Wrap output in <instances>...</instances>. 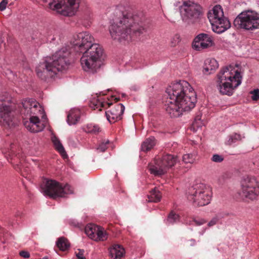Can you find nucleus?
I'll return each mask as SVG.
<instances>
[{
  "mask_svg": "<svg viewBox=\"0 0 259 259\" xmlns=\"http://www.w3.org/2000/svg\"><path fill=\"white\" fill-rule=\"evenodd\" d=\"M141 18L131 12H120L118 18L109 27L111 37L119 41L134 40L143 33L144 29L139 22Z\"/></svg>",
  "mask_w": 259,
  "mask_h": 259,
  "instance_id": "obj_2",
  "label": "nucleus"
},
{
  "mask_svg": "<svg viewBox=\"0 0 259 259\" xmlns=\"http://www.w3.org/2000/svg\"><path fill=\"white\" fill-rule=\"evenodd\" d=\"M5 99L0 95V124L5 127H11L17 124V122L10 107L5 104Z\"/></svg>",
  "mask_w": 259,
  "mask_h": 259,
  "instance_id": "obj_13",
  "label": "nucleus"
},
{
  "mask_svg": "<svg viewBox=\"0 0 259 259\" xmlns=\"http://www.w3.org/2000/svg\"><path fill=\"white\" fill-rule=\"evenodd\" d=\"M192 156V155L188 154V155H185L183 156V161H185L187 159H188L190 158V157Z\"/></svg>",
  "mask_w": 259,
  "mask_h": 259,
  "instance_id": "obj_45",
  "label": "nucleus"
},
{
  "mask_svg": "<svg viewBox=\"0 0 259 259\" xmlns=\"http://www.w3.org/2000/svg\"><path fill=\"white\" fill-rule=\"evenodd\" d=\"M244 29L259 28V14L251 10H244Z\"/></svg>",
  "mask_w": 259,
  "mask_h": 259,
  "instance_id": "obj_15",
  "label": "nucleus"
},
{
  "mask_svg": "<svg viewBox=\"0 0 259 259\" xmlns=\"http://www.w3.org/2000/svg\"><path fill=\"white\" fill-rule=\"evenodd\" d=\"M233 26L235 29L241 31L243 29V12L235 19Z\"/></svg>",
  "mask_w": 259,
  "mask_h": 259,
  "instance_id": "obj_29",
  "label": "nucleus"
},
{
  "mask_svg": "<svg viewBox=\"0 0 259 259\" xmlns=\"http://www.w3.org/2000/svg\"><path fill=\"white\" fill-rule=\"evenodd\" d=\"M85 130L88 133L97 134L101 132V128L98 125L91 123L87 125Z\"/></svg>",
  "mask_w": 259,
  "mask_h": 259,
  "instance_id": "obj_32",
  "label": "nucleus"
},
{
  "mask_svg": "<svg viewBox=\"0 0 259 259\" xmlns=\"http://www.w3.org/2000/svg\"><path fill=\"white\" fill-rule=\"evenodd\" d=\"M208 18L212 30L215 33L224 32L231 26L229 21L224 17L223 9L220 5H216L213 7L212 12L208 13Z\"/></svg>",
  "mask_w": 259,
  "mask_h": 259,
  "instance_id": "obj_9",
  "label": "nucleus"
},
{
  "mask_svg": "<svg viewBox=\"0 0 259 259\" xmlns=\"http://www.w3.org/2000/svg\"><path fill=\"white\" fill-rule=\"evenodd\" d=\"M44 2H47L48 0H42Z\"/></svg>",
  "mask_w": 259,
  "mask_h": 259,
  "instance_id": "obj_48",
  "label": "nucleus"
},
{
  "mask_svg": "<svg viewBox=\"0 0 259 259\" xmlns=\"http://www.w3.org/2000/svg\"><path fill=\"white\" fill-rule=\"evenodd\" d=\"M20 112L22 115L26 117L37 115L41 116L42 118H46V115L44 113V109L39 104L33 99L23 100L20 106Z\"/></svg>",
  "mask_w": 259,
  "mask_h": 259,
  "instance_id": "obj_11",
  "label": "nucleus"
},
{
  "mask_svg": "<svg viewBox=\"0 0 259 259\" xmlns=\"http://www.w3.org/2000/svg\"><path fill=\"white\" fill-rule=\"evenodd\" d=\"M165 164L166 163H154V164L150 165L149 166L150 173L155 176L163 175L169 168Z\"/></svg>",
  "mask_w": 259,
  "mask_h": 259,
  "instance_id": "obj_19",
  "label": "nucleus"
},
{
  "mask_svg": "<svg viewBox=\"0 0 259 259\" xmlns=\"http://www.w3.org/2000/svg\"><path fill=\"white\" fill-rule=\"evenodd\" d=\"M240 65H230L222 68L217 76V85L222 95L231 96L233 90L241 83Z\"/></svg>",
  "mask_w": 259,
  "mask_h": 259,
  "instance_id": "obj_4",
  "label": "nucleus"
},
{
  "mask_svg": "<svg viewBox=\"0 0 259 259\" xmlns=\"http://www.w3.org/2000/svg\"><path fill=\"white\" fill-rule=\"evenodd\" d=\"M84 251L83 249H78L75 251V255L77 259H85L84 255Z\"/></svg>",
  "mask_w": 259,
  "mask_h": 259,
  "instance_id": "obj_36",
  "label": "nucleus"
},
{
  "mask_svg": "<svg viewBox=\"0 0 259 259\" xmlns=\"http://www.w3.org/2000/svg\"><path fill=\"white\" fill-rule=\"evenodd\" d=\"M180 41V36L178 34L175 35L171 40V46L175 47Z\"/></svg>",
  "mask_w": 259,
  "mask_h": 259,
  "instance_id": "obj_38",
  "label": "nucleus"
},
{
  "mask_svg": "<svg viewBox=\"0 0 259 259\" xmlns=\"http://www.w3.org/2000/svg\"><path fill=\"white\" fill-rule=\"evenodd\" d=\"M180 12L183 21L188 24L199 22L203 15L201 7L191 1L184 2L180 7Z\"/></svg>",
  "mask_w": 259,
  "mask_h": 259,
  "instance_id": "obj_8",
  "label": "nucleus"
},
{
  "mask_svg": "<svg viewBox=\"0 0 259 259\" xmlns=\"http://www.w3.org/2000/svg\"><path fill=\"white\" fill-rule=\"evenodd\" d=\"M124 109V106L122 104L115 105L110 110L105 112L107 120L110 123H113L121 119Z\"/></svg>",
  "mask_w": 259,
  "mask_h": 259,
  "instance_id": "obj_18",
  "label": "nucleus"
},
{
  "mask_svg": "<svg viewBox=\"0 0 259 259\" xmlns=\"http://www.w3.org/2000/svg\"><path fill=\"white\" fill-rule=\"evenodd\" d=\"M176 158L172 155L166 154L163 155L161 162H177Z\"/></svg>",
  "mask_w": 259,
  "mask_h": 259,
  "instance_id": "obj_34",
  "label": "nucleus"
},
{
  "mask_svg": "<svg viewBox=\"0 0 259 259\" xmlns=\"http://www.w3.org/2000/svg\"><path fill=\"white\" fill-rule=\"evenodd\" d=\"M218 67L219 64L215 59H207L205 61L203 73L206 75L210 74L213 73Z\"/></svg>",
  "mask_w": 259,
  "mask_h": 259,
  "instance_id": "obj_20",
  "label": "nucleus"
},
{
  "mask_svg": "<svg viewBox=\"0 0 259 259\" xmlns=\"http://www.w3.org/2000/svg\"><path fill=\"white\" fill-rule=\"evenodd\" d=\"M52 142L55 147L56 149L62 155H66L65 151L63 146L61 143L60 140L56 137L52 139Z\"/></svg>",
  "mask_w": 259,
  "mask_h": 259,
  "instance_id": "obj_31",
  "label": "nucleus"
},
{
  "mask_svg": "<svg viewBox=\"0 0 259 259\" xmlns=\"http://www.w3.org/2000/svg\"><path fill=\"white\" fill-rule=\"evenodd\" d=\"M211 160L213 162H222L224 159L223 156L218 154H214L213 155Z\"/></svg>",
  "mask_w": 259,
  "mask_h": 259,
  "instance_id": "obj_37",
  "label": "nucleus"
},
{
  "mask_svg": "<svg viewBox=\"0 0 259 259\" xmlns=\"http://www.w3.org/2000/svg\"><path fill=\"white\" fill-rule=\"evenodd\" d=\"M107 239V234L106 231L102 227H99L94 240L96 241H104Z\"/></svg>",
  "mask_w": 259,
  "mask_h": 259,
  "instance_id": "obj_28",
  "label": "nucleus"
},
{
  "mask_svg": "<svg viewBox=\"0 0 259 259\" xmlns=\"http://www.w3.org/2000/svg\"><path fill=\"white\" fill-rule=\"evenodd\" d=\"M41 191L44 195L56 199L65 197L68 194H72L73 188L68 184L64 185L55 180L46 179L41 186Z\"/></svg>",
  "mask_w": 259,
  "mask_h": 259,
  "instance_id": "obj_6",
  "label": "nucleus"
},
{
  "mask_svg": "<svg viewBox=\"0 0 259 259\" xmlns=\"http://www.w3.org/2000/svg\"><path fill=\"white\" fill-rule=\"evenodd\" d=\"M110 255L114 259H121L125 251L124 248L120 245L114 244L109 249Z\"/></svg>",
  "mask_w": 259,
  "mask_h": 259,
  "instance_id": "obj_21",
  "label": "nucleus"
},
{
  "mask_svg": "<svg viewBox=\"0 0 259 259\" xmlns=\"http://www.w3.org/2000/svg\"><path fill=\"white\" fill-rule=\"evenodd\" d=\"M194 222H195V224L197 225H201L206 223V221L204 219H199L198 220H194Z\"/></svg>",
  "mask_w": 259,
  "mask_h": 259,
  "instance_id": "obj_44",
  "label": "nucleus"
},
{
  "mask_svg": "<svg viewBox=\"0 0 259 259\" xmlns=\"http://www.w3.org/2000/svg\"><path fill=\"white\" fill-rule=\"evenodd\" d=\"M218 221V219L217 217H214L212 219V220L208 223V226L209 227H211L214 226L217 224Z\"/></svg>",
  "mask_w": 259,
  "mask_h": 259,
  "instance_id": "obj_41",
  "label": "nucleus"
},
{
  "mask_svg": "<svg viewBox=\"0 0 259 259\" xmlns=\"http://www.w3.org/2000/svg\"><path fill=\"white\" fill-rule=\"evenodd\" d=\"M162 197L161 192L156 188L152 189L149 195H148V201L151 202H158L160 201Z\"/></svg>",
  "mask_w": 259,
  "mask_h": 259,
  "instance_id": "obj_25",
  "label": "nucleus"
},
{
  "mask_svg": "<svg viewBox=\"0 0 259 259\" xmlns=\"http://www.w3.org/2000/svg\"><path fill=\"white\" fill-rule=\"evenodd\" d=\"M166 99L164 108L171 117H176L183 112L189 111L194 108L197 102L195 92L186 81L171 83L166 90Z\"/></svg>",
  "mask_w": 259,
  "mask_h": 259,
  "instance_id": "obj_1",
  "label": "nucleus"
},
{
  "mask_svg": "<svg viewBox=\"0 0 259 259\" xmlns=\"http://www.w3.org/2000/svg\"><path fill=\"white\" fill-rule=\"evenodd\" d=\"M232 142H235V141L241 140V136L237 134H235L231 137Z\"/></svg>",
  "mask_w": 259,
  "mask_h": 259,
  "instance_id": "obj_42",
  "label": "nucleus"
},
{
  "mask_svg": "<svg viewBox=\"0 0 259 259\" xmlns=\"http://www.w3.org/2000/svg\"><path fill=\"white\" fill-rule=\"evenodd\" d=\"M201 116L200 115H197L196 116L194 119V121L193 122V124L196 126H199V124H198V121L201 120Z\"/></svg>",
  "mask_w": 259,
  "mask_h": 259,
  "instance_id": "obj_43",
  "label": "nucleus"
},
{
  "mask_svg": "<svg viewBox=\"0 0 259 259\" xmlns=\"http://www.w3.org/2000/svg\"><path fill=\"white\" fill-rule=\"evenodd\" d=\"M3 40L1 38H0V45L3 42Z\"/></svg>",
  "mask_w": 259,
  "mask_h": 259,
  "instance_id": "obj_47",
  "label": "nucleus"
},
{
  "mask_svg": "<svg viewBox=\"0 0 259 259\" xmlns=\"http://www.w3.org/2000/svg\"><path fill=\"white\" fill-rule=\"evenodd\" d=\"M112 105V103L102 102L99 99H97L91 101L90 102V106L94 110L99 109V111H101L102 108H107V107H110Z\"/></svg>",
  "mask_w": 259,
  "mask_h": 259,
  "instance_id": "obj_24",
  "label": "nucleus"
},
{
  "mask_svg": "<svg viewBox=\"0 0 259 259\" xmlns=\"http://www.w3.org/2000/svg\"><path fill=\"white\" fill-rule=\"evenodd\" d=\"M79 7V0H53L49 8L63 15H71Z\"/></svg>",
  "mask_w": 259,
  "mask_h": 259,
  "instance_id": "obj_12",
  "label": "nucleus"
},
{
  "mask_svg": "<svg viewBox=\"0 0 259 259\" xmlns=\"http://www.w3.org/2000/svg\"><path fill=\"white\" fill-rule=\"evenodd\" d=\"M112 98H114V100L115 101V102H117L119 101V99H117V98H115L113 96L112 97Z\"/></svg>",
  "mask_w": 259,
  "mask_h": 259,
  "instance_id": "obj_46",
  "label": "nucleus"
},
{
  "mask_svg": "<svg viewBox=\"0 0 259 259\" xmlns=\"http://www.w3.org/2000/svg\"><path fill=\"white\" fill-rule=\"evenodd\" d=\"M94 41V37L89 32H82L74 36V40L70 42L71 48H65L70 52V54L71 49L77 52L82 53L94 44H93Z\"/></svg>",
  "mask_w": 259,
  "mask_h": 259,
  "instance_id": "obj_10",
  "label": "nucleus"
},
{
  "mask_svg": "<svg viewBox=\"0 0 259 259\" xmlns=\"http://www.w3.org/2000/svg\"><path fill=\"white\" fill-rule=\"evenodd\" d=\"M19 254L21 256L24 258H28L30 257V254L28 251H21L20 252Z\"/></svg>",
  "mask_w": 259,
  "mask_h": 259,
  "instance_id": "obj_40",
  "label": "nucleus"
},
{
  "mask_svg": "<svg viewBox=\"0 0 259 259\" xmlns=\"http://www.w3.org/2000/svg\"><path fill=\"white\" fill-rule=\"evenodd\" d=\"M80 111L77 109H71L67 116L68 123L71 124H75L80 118Z\"/></svg>",
  "mask_w": 259,
  "mask_h": 259,
  "instance_id": "obj_23",
  "label": "nucleus"
},
{
  "mask_svg": "<svg viewBox=\"0 0 259 259\" xmlns=\"http://www.w3.org/2000/svg\"><path fill=\"white\" fill-rule=\"evenodd\" d=\"M156 145V140L154 137H150L147 138L141 144V151L147 152L150 151Z\"/></svg>",
  "mask_w": 259,
  "mask_h": 259,
  "instance_id": "obj_22",
  "label": "nucleus"
},
{
  "mask_svg": "<svg viewBox=\"0 0 259 259\" xmlns=\"http://www.w3.org/2000/svg\"><path fill=\"white\" fill-rule=\"evenodd\" d=\"M249 94L252 95L251 98L253 101H259V89H256L251 91Z\"/></svg>",
  "mask_w": 259,
  "mask_h": 259,
  "instance_id": "obj_35",
  "label": "nucleus"
},
{
  "mask_svg": "<svg viewBox=\"0 0 259 259\" xmlns=\"http://www.w3.org/2000/svg\"><path fill=\"white\" fill-rule=\"evenodd\" d=\"M212 196L211 188L203 183L195 184L190 190L188 199L195 205L202 206L209 204Z\"/></svg>",
  "mask_w": 259,
  "mask_h": 259,
  "instance_id": "obj_7",
  "label": "nucleus"
},
{
  "mask_svg": "<svg viewBox=\"0 0 259 259\" xmlns=\"http://www.w3.org/2000/svg\"><path fill=\"white\" fill-rule=\"evenodd\" d=\"M56 243L57 247L62 251H65L70 247V243L64 237L59 238Z\"/></svg>",
  "mask_w": 259,
  "mask_h": 259,
  "instance_id": "obj_27",
  "label": "nucleus"
},
{
  "mask_svg": "<svg viewBox=\"0 0 259 259\" xmlns=\"http://www.w3.org/2000/svg\"><path fill=\"white\" fill-rule=\"evenodd\" d=\"M82 53L80 58L82 69L92 73L96 72L100 67V59L103 53L102 48L98 44H95Z\"/></svg>",
  "mask_w": 259,
  "mask_h": 259,
  "instance_id": "obj_5",
  "label": "nucleus"
},
{
  "mask_svg": "<svg viewBox=\"0 0 259 259\" xmlns=\"http://www.w3.org/2000/svg\"><path fill=\"white\" fill-rule=\"evenodd\" d=\"M259 195V183L254 177L246 176L244 178V197L251 200Z\"/></svg>",
  "mask_w": 259,
  "mask_h": 259,
  "instance_id": "obj_14",
  "label": "nucleus"
},
{
  "mask_svg": "<svg viewBox=\"0 0 259 259\" xmlns=\"http://www.w3.org/2000/svg\"><path fill=\"white\" fill-rule=\"evenodd\" d=\"M69 57L70 52L63 48L52 56L46 57L36 68L37 76L47 80L55 76L58 72L66 69L70 63Z\"/></svg>",
  "mask_w": 259,
  "mask_h": 259,
  "instance_id": "obj_3",
  "label": "nucleus"
},
{
  "mask_svg": "<svg viewBox=\"0 0 259 259\" xmlns=\"http://www.w3.org/2000/svg\"><path fill=\"white\" fill-rule=\"evenodd\" d=\"M98 227L99 226L94 224L88 225L85 227V233L91 239L94 240L96 236V232L98 231Z\"/></svg>",
  "mask_w": 259,
  "mask_h": 259,
  "instance_id": "obj_26",
  "label": "nucleus"
},
{
  "mask_svg": "<svg viewBox=\"0 0 259 259\" xmlns=\"http://www.w3.org/2000/svg\"><path fill=\"white\" fill-rule=\"evenodd\" d=\"M8 3V0H3L0 3V11H3L6 8V6Z\"/></svg>",
  "mask_w": 259,
  "mask_h": 259,
  "instance_id": "obj_39",
  "label": "nucleus"
},
{
  "mask_svg": "<svg viewBox=\"0 0 259 259\" xmlns=\"http://www.w3.org/2000/svg\"><path fill=\"white\" fill-rule=\"evenodd\" d=\"M180 216L178 214L171 211L168 215L167 218L165 221L167 225H173L179 221Z\"/></svg>",
  "mask_w": 259,
  "mask_h": 259,
  "instance_id": "obj_30",
  "label": "nucleus"
},
{
  "mask_svg": "<svg viewBox=\"0 0 259 259\" xmlns=\"http://www.w3.org/2000/svg\"><path fill=\"white\" fill-rule=\"evenodd\" d=\"M212 39L209 35L201 33L194 39L192 47L194 49L200 51L212 46Z\"/></svg>",
  "mask_w": 259,
  "mask_h": 259,
  "instance_id": "obj_16",
  "label": "nucleus"
},
{
  "mask_svg": "<svg viewBox=\"0 0 259 259\" xmlns=\"http://www.w3.org/2000/svg\"><path fill=\"white\" fill-rule=\"evenodd\" d=\"M23 124L28 130L33 133L40 132L45 127V124L40 122L37 115L25 118L23 120Z\"/></svg>",
  "mask_w": 259,
  "mask_h": 259,
  "instance_id": "obj_17",
  "label": "nucleus"
},
{
  "mask_svg": "<svg viewBox=\"0 0 259 259\" xmlns=\"http://www.w3.org/2000/svg\"><path fill=\"white\" fill-rule=\"evenodd\" d=\"M109 143L110 142L108 140H103L97 148V151L104 152L108 148Z\"/></svg>",
  "mask_w": 259,
  "mask_h": 259,
  "instance_id": "obj_33",
  "label": "nucleus"
}]
</instances>
